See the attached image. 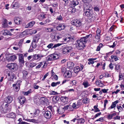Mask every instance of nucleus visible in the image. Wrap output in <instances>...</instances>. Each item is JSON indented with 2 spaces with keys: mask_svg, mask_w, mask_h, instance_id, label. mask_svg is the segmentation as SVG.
I'll return each instance as SVG.
<instances>
[{
  "mask_svg": "<svg viewBox=\"0 0 124 124\" xmlns=\"http://www.w3.org/2000/svg\"><path fill=\"white\" fill-rule=\"evenodd\" d=\"M85 15L90 19H95V17L93 13L92 9H89L87 10V11H85Z\"/></svg>",
  "mask_w": 124,
  "mask_h": 124,
  "instance_id": "nucleus-1",
  "label": "nucleus"
},
{
  "mask_svg": "<svg viewBox=\"0 0 124 124\" xmlns=\"http://www.w3.org/2000/svg\"><path fill=\"white\" fill-rule=\"evenodd\" d=\"M76 42L77 45L80 47V49H81L85 47V44L86 43L81 38L80 40H77Z\"/></svg>",
  "mask_w": 124,
  "mask_h": 124,
  "instance_id": "nucleus-2",
  "label": "nucleus"
},
{
  "mask_svg": "<svg viewBox=\"0 0 124 124\" xmlns=\"http://www.w3.org/2000/svg\"><path fill=\"white\" fill-rule=\"evenodd\" d=\"M21 82L20 80H19L17 81L16 84H13V86L15 91L17 92L19 90L20 85H21Z\"/></svg>",
  "mask_w": 124,
  "mask_h": 124,
  "instance_id": "nucleus-3",
  "label": "nucleus"
},
{
  "mask_svg": "<svg viewBox=\"0 0 124 124\" xmlns=\"http://www.w3.org/2000/svg\"><path fill=\"white\" fill-rule=\"evenodd\" d=\"M71 24L72 25H75L77 27H80L82 24L81 21L80 20L76 19L71 21Z\"/></svg>",
  "mask_w": 124,
  "mask_h": 124,
  "instance_id": "nucleus-4",
  "label": "nucleus"
},
{
  "mask_svg": "<svg viewBox=\"0 0 124 124\" xmlns=\"http://www.w3.org/2000/svg\"><path fill=\"white\" fill-rule=\"evenodd\" d=\"M72 49L71 47L67 46L63 49L62 51V53L63 54H67L71 51Z\"/></svg>",
  "mask_w": 124,
  "mask_h": 124,
  "instance_id": "nucleus-5",
  "label": "nucleus"
},
{
  "mask_svg": "<svg viewBox=\"0 0 124 124\" xmlns=\"http://www.w3.org/2000/svg\"><path fill=\"white\" fill-rule=\"evenodd\" d=\"M8 106V104H6L5 105L4 104H2L0 107V110L2 113H6L7 111V107Z\"/></svg>",
  "mask_w": 124,
  "mask_h": 124,
  "instance_id": "nucleus-6",
  "label": "nucleus"
},
{
  "mask_svg": "<svg viewBox=\"0 0 124 124\" xmlns=\"http://www.w3.org/2000/svg\"><path fill=\"white\" fill-rule=\"evenodd\" d=\"M52 115L51 112L49 111H45L44 114L45 117L47 119L50 118L52 116Z\"/></svg>",
  "mask_w": 124,
  "mask_h": 124,
  "instance_id": "nucleus-7",
  "label": "nucleus"
},
{
  "mask_svg": "<svg viewBox=\"0 0 124 124\" xmlns=\"http://www.w3.org/2000/svg\"><path fill=\"white\" fill-rule=\"evenodd\" d=\"M37 46L36 43H32L30 49L28 50V52H31L33 51V49L35 48Z\"/></svg>",
  "mask_w": 124,
  "mask_h": 124,
  "instance_id": "nucleus-8",
  "label": "nucleus"
},
{
  "mask_svg": "<svg viewBox=\"0 0 124 124\" xmlns=\"http://www.w3.org/2000/svg\"><path fill=\"white\" fill-rule=\"evenodd\" d=\"M8 75L9 77L8 78V80L10 81H13V79L14 78H16V77L15 74H14L13 73H8Z\"/></svg>",
  "mask_w": 124,
  "mask_h": 124,
  "instance_id": "nucleus-9",
  "label": "nucleus"
},
{
  "mask_svg": "<svg viewBox=\"0 0 124 124\" xmlns=\"http://www.w3.org/2000/svg\"><path fill=\"white\" fill-rule=\"evenodd\" d=\"M92 37V35L90 34L87 35L85 36L82 37L81 38L83 39L84 41L86 43L88 40L89 39H90Z\"/></svg>",
  "mask_w": 124,
  "mask_h": 124,
  "instance_id": "nucleus-10",
  "label": "nucleus"
},
{
  "mask_svg": "<svg viewBox=\"0 0 124 124\" xmlns=\"http://www.w3.org/2000/svg\"><path fill=\"white\" fill-rule=\"evenodd\" d=\"M19 60L21 64H23L24 63L23 56L22 54H19Z\"/></svg>",
  "mask_w": 124,
  "mask_h": 124,
  "instance_id": "nucleus-11",
  "label": "nucleus"
},
{
  "mask_svg": "<svg viewBox=\"0 0 124 124\" xmlns=\"http://www.w3.org/2000/svg\"><path fill=\"white\" fill-rule=\"evenodd\" d=\"M13 100V98L11 96H8L5 99V102L8 103H11Z\"/></svg>",
  "mask_w": 124,
  "mask_h": 124,
  "instance_id": "nucleus-12",
  "label": "nucleus"
},
{
  "mask_svg": "<svg viewBox=\"0 0 124 124\" xmlns=\"http://www.w3.org/2000/svg\"><path fill=\"white\" fill-rule=\"evenodd\" d=\"M65 27V25L63 24H60L56 27V29L58 30L61 31L64 29Z\"/></svg>",
  "mask_w": 124,
  "mask_h": 124,
  "instance_id": "nucleus-13",
  "label": "nucleus"
},
{
  "mask_svg": "<svg viewBox=\"0 0 124 124\" xmlns=\"http://www.w3.org/2000/svg\"><path fill=\"white\" fill-rule=\"evenodd\" d=\"M19 102L21 104H23L25 102L26 99L25 97L23 96H21L19 97Z\"/></svg>",
  "mask_w": 124,
  "mask_h": 124,
  "instance_id": "nucleus-14",
  "label": "nucleus"
},
{
  "mask_svg": "<svg viewBox=\"0 0 124 124\" xmlns=\"http://www.w3.org/2000/svg\"><path fill=\"white\" fill-rule=\"evenodd\" d=\"M91 5L88 3L85 4L84 5V10L85 12L87 10L91 9Z\"/></svg>",
  "mask_w": 124,
  "mask_h": 124,
  "instance_id": "nucleus-15",
  "label": "nucleus"
},
{
  "mask_svg": "<svg viewBox=\"0 0 124 124\" xmlns=\"http://www.w3.org/2000/svg\"><path fill=\"white\" fill-rule=\"evenodd\" d=\"M61 38L59 36L54 35L52 36L51 37L52 40L53 41H57Z\"/></svg>",
  "mask_w": 124,
  "mask_h": 124,
  "instance_id": "nucleus-16",
  "label": "nucleus"
},
{
  "mask_svg": "<svg viewBox=\"0 0 124 124\" xmlns=\"http://www.w3.org/2000/svg\"><path fill=\"white\" fill-rule=\"evenodd\" d=\"M74 64L73 62H69L67 63V66L69 69H72L74 67Z\"/></svg>",
  "mask_w": 124,
  "mask_h": 124,
  "instance_id": "nucleus-17",
  "label": "nucleus"
},
{
  "mask_svg": "<svg viewBox=\"0 0 124 124\" xmlns=\"http://www.w3.org/2000/svg\"><path fill=\"white\" fill-rule=\"evenodd\" d=\"M14 21L17 24H19L21 22V19L19 17H16L14 19Z\"/></svg>",
  "mask_w": 124,
  "mask_h": 124,
  "instance_id": "nucleus-18",
  "label": "nucleus"
},
{
  "mask_svg": "<svg viewBox=\"0 0 124 124\" xmlns=\"http://www.w3.org/2000/svg\"><path fill=\"white\" fill-rule=\"evenodd\" d=\"M118 102V100H116L114 102H112V105L110 107L108 108V109H111L114 108L116 106V104Z\"/></svg>",
  "mask_w": 124,
  "mask_h": 124,
  "instance_id": "nucleus-19",
  "label": "nucleus"
},
{
  "mask_svg": "<svg viewBox=\"0 0 124 124\" xmlns=\"http://www.w3.org/2000/svg\"><path fill=\"white\" fill-rule=\"evenodd\" d=\"M17 58L16 56L15 55L11 56L8 57V60L9 61H14Z\"/></svg>",
  "mask_w": 124,
  "mask_h": 124,
  "instance_id": "nucleus-20",
  "label": "nucleus"
},
{
  "mask_svg": "<svg viewBox=\"0 0 124 124\" xmlns=\"http://www.w3.org/2000/svg\"><path fill=\"white\" fill-rule=\"evenodd\" d=\"M60 99L63 102L67 103L68 102V98L66 96L61 97Z\"/></svg>",
  "mask_w": 124,
  "mask_h": 124,
  "instance_id": "nucleus-21",
  "label": "nucleus"
},
{
  "mask_svg": "<svg viewBox=\"0 0 124 124\" xmlns=\"http://www.w3.org/2000/svg\"><path fill=\"white\" fill-rule=\"evenodd\" d=\"M12 7L13 8H17L19 7L18 3L17 2H16L14 3H13L12 5Z\"/></svg>",
  "mask_w": 124,
  "mask_h": 124,
  "instance_id": "nucleus-22",
  "label": "nucleus"
},
{
  "mask_svg": "<svg viewBox=\"0 0 124 124\" xmlns=\"http://www.w3.org/2000/svg\"><path fill=\"white\" fill-rule=\"evenodd\" d=\"M60 98V97L59 96L57 95L53 97V101L55 102H56L57 101H59Z\"/></svg>",
  "mask_w": 124,
  "mask_h": 124,
  "instance_id": "nucleus-23",
  "label": "nucleus"
},
{
  "mask_svg": "<svg viewBox=\"0 0 124 124\" xmlns=\"http://www.w3.org/2000/svg\"><path fill=\"white\" fill-rule=\"evenodd\" d=\"M96 59V58H91L89 59H88L89 62H88V64L89 65L93 64L94 63V61Z\"/></svg>",
  "mask_w": 124,
  "mask_h": 124,
  "instance_id": "nucleus-24",
  "label": "nucleus"
},
{
  "mask_svg": "<svg viewBox=\"0 0 124 124\" xmlns=\"http://www.w3.org/2000/svg\"><path fill=\"white\" fill-rule=\"evenodd\" d=\"M80 70V68L78 66H77L75 67L73 69V71L76 73H78Z\"/></svg>",
  "mask_w": 124,
  "mask_h": 124,
  "instance_id": "nucleus-25",
  "label": "nucleus"
},
{
  "mask_svg": "<svg viewBox=\"0 0 124 124\" xmlns=\"http://www.w3.org/2000/svg\"><path fill=\"white\" fill-rule=\"evenodd\" d=\"M3 31H4V32L3 34L5 35H8L10 36H12V34L11 33V32L9 31L8 30H3Z\"/></svg>",
  "mask_w": 124,
  "mask_h": 124,
  "instance_id": "nucleus-26",
  "label": "nucleus"
},
{
  "mask_svg": "<svg viewBox=\"0 0 124 124\" xmlns=\"http://www.w3.org/2000/svg\"><path fill=\"white\" fill-rule=\"evenodd\" d=\"M17 67L16 64V63H12L11 67L10 68V69L12 70H16Z\"/></svg>",
  "mask_w": 124,
  "mask_h": 124,
  "instance_id": "nucleus-27",
  "label": "nucleus"
},
{
  "mask_svg": "<svg viewBox=\"0 0 124 124\" xmlns=\"http://www.w3.org/2000/svg\"><path fill=\"white\" fill-rule=\"evenodd\" d=\"M83 85L85 88H86L90 85L88 82L87 81H84L83 82Z\"/></svg>",
  "mask_w": 124,
  "mask_h": 124,
  "instance_id": "nucleus-28",
  "label": "nucleus"
},
{
  "mask_svg": "<svg viewBox=\"0 0 124 124\" xmlns=\"http://www.w3.org/2000/svg\"><path fill=\"white\" fill-rule=\"evenodd\" d=\"M78 1V0H74L72 1V4L73 7H75L78 4L79 2Z\"/></svg>",
  "mask_w": 124,
  "mask_h": 124,
  "instance_id": "nucleus-29",
  "label": "nucleus"
},
{
  "mask_svg": "<svg viewBox=\"0 0 124 124\" xmlns=\"http://www.w3.org/2000/svg\"><path fill=\"white\" fill-rule=\"evenodd\" d=\"M8 116L9 117L12 118H14L16 117L15 115L13 113H9L8 115Z\"/></svg>",
  "mask_w": 124,
  "mask_h": 124,
  "instance_id": "nucleus-30",
  "label": "nucleus"
},
{
  "mask_svg": "<svg viewBox=\"0 0 124 124\" xmlns=\"http://www.w3.org/2000/svg\"><path fill=\"white\" fill-rule=\"evenodd\" d=\"M4 22L2 24V27L4 28H6L8 26L7 20L6 19H4Z\"/></svg>",
  "mask_w": 124,
  "mask_h": 124,
  "instance_id": "nucleus-31",
  "label": "nucleus"
},
{
  "mask_svg": "<svg viewBox=\"0 0 124 124\" xmlns=\"http://www.w3.org/2000/svg\"><path fill=\"white\" fill-rule=\"evenodd\" d=\"M71 74L70 72H69V71H67L65 72L64 74L65 75V77L66 78H69L70 77L71 75H70Z\"/></svg>",
  "mask_w": 124,
  "mask_h": 124,
  "instance_id": "nucleus-32",
  "label": "nucleus"
},
{
  "mask_svg": "<svg viewBox=\"0 0 124 124\" xmlns=\"http://www.w3.org/2000/svg\"><path fill=\"white\" fill-rule=\"evenodd\" d=\"M60 82L58 81L56 83L53 82L51 84V86L52 87H54L57 85H59L60 84Z\"/></svg>",
  "mask_w": 124,
  "mask_h": 124,
  "instance_id": "nucleus-33",
  "label": "nucleus"
},
{
  "mask_svg": "<svg viewBox=\"0 0 124 124\" xmlns=\"http://www.w3.org/2000/svg\"><path fill=\"white\" fill-rule=\"evenodd\" d=\"M45 31L47 32H50L53 31V29L52 28H46Z\"/></svg>",
  "mask_w": 124,
  "mask_h": 124,
  "instance_id": "nucleus-34",
  "label": "nucleus"
},
{
  "mask_svg": "<svg viewBox=\"0 0 124 124\" xmlns=\"http://www.w3.org/2000/svg\"><path fill=\"white\" fill-rule=\"evenodd\" d=\"M33 59L35 60H40L39 54H35L33 55Z\"/></svg>",
  "mask_w": 124,
  "mask_h": 124,
  "instance_id": "nucleus-35",
  "label": "nucleus"
},
{
  "mask_svg": "<svg viewBox=\"0 0 124 124\" xmlns=\"http://www.w3.org/2000/svg\"><path fill=\"white\" fill-rule=\"evenodd\" d=\"M23 77L25 78H26L28 76L27 72L25 70H24L23 71Z\"/></svg>",
  "mask_w": 124,
  "mask_h": 124,
  "instance_id": "nucleus-36",
  "label": "nucleus"
},
{
  "mask_svg": "<svg viewBox=\"0 0 124 124\" xmlns=\"http://www.w3.org/2000/svg\"><path fill=\"white\" fill-rule=\"evenodd\" d=\"M72 106L73 108H78L79 107V105L78 103H73Z\"/></svg>",
  "mask_w": 124,
  "mask_h": 124,
  "instance_id": "nucleus-37",
  "label": "nucleus"
},
{
  "mask_svg": "<svg viewBox=\"0 0 124 124\" xmlns=\"http://www.w3.org/2000/svg\"><path fill=\"white\" fill-rule=\"evenodd\" d=\"M100 35L99 34H96L95 36V39H96V41L98 42L100 40Z\"/></svg>",
  "mask_w": 124,
  "mask_h": 124,
  "instance_id": "nucleus-38",
  "label": "nucleus"
},
{
  "mask_svg": "<svg viewBox=\"0 0 124 124\" xmlns=\"http://www.w3.org/2000/svg\"><path fill=\"white\" fill-rule=\"evenodd\" d=\"M31 89L29 90L28 91L23 92V94L24 95H27L31 93Z\"/></svg>",
  "mask_w": 124,
  "mask_h": 124,
  "instance_id": "nucleus-39",
  "label": "nucleus"
},
{
  "mask_svg": "<svg viewBox=\"0 0 124 124\" xmlns=\"http://www.w3.org/2000/svg\"><path fill=\"white\" fill-rule=\"evenodd\" d=\"M103 46V45L101 43H100L99 46H98L97 49H96V51H100L101 48Z\"/></svg>",
  "mask_w": 124,
  "mask_h": 124,
  "instance_id": "nucleus-40",
  "label": "nucleus"
},
{
  "mask_svg": "<svg viewBox=\"0 0 124 124\" xmlns=\"http://www.w3.org/2000/svg\"><path fill=\"white\" fill-rule=\"evenodd\" d=\"M53 55L54 60L57 59L59 57V56L57 54H54Z\"/></svg>",
  "mask_w": 124,
  "mask_h": 124,
  "instance_id": "nucleus-41",
  "label": "nucleus"
},
{
  "mask_svg": "<svg viewBox=\"0 0 124 124\" xmlns=\"http://www.w3.org/2000/svg\"><path fill=\"white\" fill-rule=\"evenodd\" d=\"M78 122L81 124H83L85 122V120L82 118L79 119H78Z\"/></svg>",
  "mask_w": 124,
  "mask_h": 124,
  "instance_id": "nucleus-42",
  "label": "nucleus"
},
{
  "mask_svg": "<svg viewBox=\"0 0 124 124\" xmlns=\"http://www.w3.org/2000/svg\"><path fill=\"white\" fill-rule=\"evenodd\" d=\"M48 57V61H51L54 60L53 54L49 55Z\"/></svg>",
  "mask_w": 124,
  "mask_h": 124,
  "instance_id": "nucleus-43",
  "label": "nucleus"
},
{
  "mask_svg": "<svg viewBox=\"0 0 124 124\" xmlns=\"http://www.w3.org/2000/svg\"><path fill=\"white\" fill-rule=\"evenodd\" d=\"M43 65V63L42 62H39L38 65L36 67V69H39L40 68L41 66L42 65Z\"/></svg>",
  "mask_w": 124,
  "mask_h": 124,
  "instance_id": "nucleus-44",
  "label": "nucleus"
},
{
  "mask_svg": "<svg viewBox=\"0 0 124 124\" xmlns=\"http://www.w3.org/2000/svg\"><path fill=\"white\" fill-rule=\"evenodd\" d=\"M117 108L119 112H120L123 110V108L121 106H117Z\"/></svg>",
  "mask_w": 124,
  "mask_h": 124,
  "instance_id": "nucleus-45",
  "label": "nucleus"
},
{
  "mask_svg": "<svg viewBox=\"0 0 124 124\" xmlns=\"http://www.w3.org/2000/svg\"><path fill=\"white\" fill-rule=\"evenodd\" d=\"M69 107L70 106L69 105H66L64 106V107L62 109V110H63V112L65 110H67Z\"/></svg>",
  "mask_w": 124,
  "mask_h": 124,
  "instance_id": "nucleus-46",
  "label": "nucleus"
},
{
  "mask_svg": "<svg viewBox=\"0 0 124 124\" xmlns=\"http://www.w3.org/2000/svg\"><path fill=\"white\" fill-rule=\"evenodd\" d=\"M117 43V42L116 41H115L113 43V45L111 46H109L110 47L113 48L116 45Z\"/></svg>",
  "mask_w": 124,
  "mask_h": 124,
  "instance_id": "nucleus-47",
  "label": "nucleus"
},
{
  "mask_svg": "<svg viewBox=\"0 0 124 124\" xmlns=\"http://www.w3.org/2000/svg\"><path fill=\"white\" fill-rule=\"evenodd\" d=\"M35 22L34 21L30 22L28 24L29 26L31 28L35 24Z\"/></svg>",
  "mask_w": 124,
  "mask_h": 124,
  "instance_id": "nucleus-48",
  "label": "nucleus"
},
{
  "mask_svg": "<svg viewBox=\"0 0 124 124\" xmlns=\"http://www.w3.org/2000/svg\"><path fill=\"white\" fill-rule=\"evenodd\" d=\"M50 94L51 95H55L58 94L57 92L53 91H51Z\"/></svg>",
  "mask_w": 124,
  "mask_h": 124,
  "instance_id": "nucleus-49",
  "label": "nucleus"
},
{
  "mask_svg": "<svg viewBox=\"0 0 124 124\" xmlns=\"http://www.w3.org/2000/svg\"><path fill=\"white\" fill-rule=\"evenodd\" d=\"M63 44V43H58L56 44H55L54 45V46H53V48H56L57 47L59 46H60L62 45Z\"/></svg>",
  "mask_w": 124,
  "mask_h": 124,
  "instance_id": "nucleus-50",
  "label": "nucleus"
},
{
  "mask_svg": "<svg viewBox=\"0 0 124 124\" xmlns=\"http://www.w3.org/2000/svg\"><path fill=\"white\" fill-rule=\"evenodd\" d=\"M40 101L42 103H43L45 101V98L44 97H41L40 99Z\"/></svg>",
  "mask_w": 124,
  "mask_h": 124,
  "instance_id": "nucleus-51",
  "label": "nucleus"
},
{
  "mask_svg": "<svg viewBox=\"0 0 124 124\" xmlns=\"http://www.w3.org/2000/svg\"><path fill=\"white\" fill-rule=\"evenodd\" d=\"M65 91L67 92H71L72 93H74L75 92V90L73 89H71L67 90Z\"/></svg>",
  "mask_w": 124,
  "mask_h": 124,
  "instance_id": "nucleus-52",
  "label": "nucleus"
},
{
  "mask_svg": "<svg viewBox=\"0 0 124 124\" xmlns=\"http://www.w3.org/2000/svg\"><path fill=\"white\" fill-rule=\"evenodd\" d=\"M38 39H37V37H35L34 38L33 40L32 43H36L37 42H38Z\"/></svg>",
  "mask_w": 124,
  "mask_h": 124,
  "instance_id": "nucleus-53",
  "label": "nucleus"
},
{
  "mask_svg": "<svg viewBox=\"0 0 124 124\" xmlns=\"http://www.w3.org/2000/svg\"><path fill=\"white\" fill-rule=\"evenodd\" d=\"M94 11L96 12H98L99 11V9L98 7H95L94 8Z\"/></svg>",
  "mask_w": 124,
  "mask_h": 124,
  "instance_id": "nucleus-54",
  "label": "nucleus"
},
{
  "mask_svg": "<svg viewBox=\"0 0 124 124\" xmlns=\"http://www.w3.org/2000/svg\"><path fill=\"white\" fill-rule=\"evenodd\" d=\"M30 114L31 115L32 114V116L33 117H35L36 116V115L37 114V111L35 110L34 112L33 113H30Z\"/></svg>",
  "mask_w": 124,
  "mask_h": 124,
  "instance_id": "nucleus-55",
  "label": "nucleus"
},
{
  "mask_svg": "<svg viewBox=\"0 0 124 124\" xmlns=\"http://www.w3.org/2000/svg\"><path fill=\"white\" fill-rule=\"evenodd\" d=\"M37 65L35 63H31L30 64V66L31 67H33Z\"/></svg>",
  "mask_w": 124,
  "mask_h": 124,
  "instance_id": "nucleus-56",
  "label": "nucleus"
},
{
  "mask_svg": "<svg viewBox=\"0 0 124 124\" xmlns=\"http://www.w3.org/2000/svg\"><path fill=\"white\" fill-rule=\"evenodd\" d=\"M71 83L72 85H75L77 84V82L76 81L73 80L71 81Z\"/></svg>",
  "mask_w": 124,
  "mask_h": 124,
  "instance_id": "nucleus-57",
  "label": "nucleus"
},
{
  "mask_svg": "<svg viewBox=\"0 0 124 124\" xmlns=\"http://www.w3.org/2000/svg\"><path fill=\"white\" fill-rule=\"evenodd\" d=\"M76 11V9L75 8H72L70 12L71 14L74 13Z\"/></svg>",
  "mask_w": 124,
  "mask_h": 124,
  "instance_id": "nucleus-58",
  "label": "nucleus"
},
{
  "mask_svg": "<svg viewBox=\"0 0 124 124\" xmlns=\"http://www.w3.org/2000/svg\"><path fill=\"white\" fill-rule=\"evenodd\" d=\"M111 76L110 74H108V73H105V77L106 78H108Z\"/></svg>",
  "mask_w": 124,
  "mask_h": 124,
  "instance_id": "nucleus-59",
  "label": "nucleus"
},
{
  "mask_svg": "<svg viewBox=\"0 0 124 124\" xmlns=\"http://www.w3.org/2000/svg\"><path fill=\"white\" fill-rule=\"evenodd\" d=\"M49 20L48 19H46L44 21V24H46L49 22Z\"/></svg>",
  "mask_w": 124,
  "mask_h": 124,
  "instance_id": "nucleus-60",
  "label": "nucleus"
},
{
  "mask_svg": "<svg viewBox=\"0 0 124 124\" xmlns=\"http://www.w3.org/2000/svg\"><path fill=\"white\" fill-rule=\"evenodd\" d=\"M57 19L59 20H61L63 19V18L61 15H60L57 16Z\"/></svg>",
  "mask_w": 124,
  "mask_h": 124,
  "instance_id": "nucleus-61",
  "label": "nucleus"
},
{
  "mask_svg": "<svg viewBox=\"0 0 124 124\" xmlns=\"http://www.w3.org/2000/svg\"><path fill=\"white\" fill-rule=\"evenodd\" d=\"M108 90V89H103L101 90V91L104 93H107V91Z\"/></svg>",
  "mask_w": 124,
  "mask_h": 124,
  "instance_id": "nucleus-62",
  "label": "nucleus"
},
{
  "mask_svg": "<svg viewBox=\"0 0 124 124\" xmlns=\"http://www.w3.org/2000/svg\"><path fill=\"white\" fill-rule=\"evenodd\" d=\"M109 67L111 69H113V65L112 63H110L109 65Z\"/></svg>",
  "mask_w": 124,
  "mask_h": 124,
  "instance_id": "nucleus-63",
  "label": "nucleus"
},
{
  "mask_svg": "<svg viewBox=\"0 0 124 124\" xmlns=\"http://www.w3.org/2000/svg\"><path fill=\"white\" fill-rule=\"evenodd\" d=\"M53 43H50L49 44L48 46H47V47L49 48H51L53 46Z\"/></svg>",
  "mask_w": 124,
  "mask_h": 124,
  "instance_id": "nucleus-64",
  "label": "nucleus"
}]
</instances>
